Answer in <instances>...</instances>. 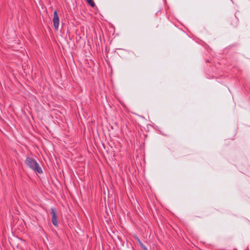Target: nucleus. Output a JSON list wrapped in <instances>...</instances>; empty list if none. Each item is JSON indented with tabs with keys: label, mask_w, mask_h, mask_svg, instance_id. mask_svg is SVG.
I'll list each match as a JSON object with an SVG mask.
<instances>
[{
	"label": "nucleus",
	"mask_w": 250,
	"mask_h": 250,
	"mask_svg": "<svg viewBox=\"0 0 250 250\" xmlns=\"http://www.w3.org/2000/svg\"><path fill=\"white\" fill-rule=\"evenodd\" d=\"M86 1L92 7L95 6V4L93 0H86Z\"/></svg>",
	"instance_id": "nucleus-6"
},
{
	"label": "nucleus",
	"mask_w": 250,
	"mask_h": 250,
	"mask_svg": "<svg viewBox=\"0 0 250 250\" xmlns=\"http://www.w3.org/2000/svg\"><path fill=\"white\" fill-rule=\"evenodd\" d=\"M138 243L143 250H148L147 248L143 244V243L138 239Z\"/></svg>",
	"instance_id": "nucleus-5"
},
{
	"label": "nucleus",
	"mask_w": 250,
	"mask_h": 250,
	"mask_svg": "<svg viewBox=\"0 0 250 250\" xmlns=\"http://www.w3.org/2000/svg\"><path fill=\"white\" fill-rule=\"evenodd\" d=\"M238 22V19L236 17V15L230 19V24L234 27L237 26Z\"/></svg>",
	"instance_id": "nucleus-4"
},
{
	"label": "nucleus",
	"mask_w": 250,
	"mask_h": 250,
	"mask_svg": "<svg viewBox=\"0 0 250 250\" xmlns=\"http://www.w3.org/2000/svg\"><path fill=\"white\" fill-rule=\"evenodd\" d=\"M51 214H52V222L55 227H58V224L57 221V215L56 212V210L54 208L51 209Z\"/></svg>",
	"instance_id": "nucleus-2"
},
{
	"label": "nucleus",
	"mask_w": 250,
	"mask_h": 250,
	"mask_svg": "<svg viewBox=\"0 0 250 250\" xmlns=\"http://www.w3.org/2000/svg\"><path fill=\"white\" fill-rule=\"evenodd\" d=\"M53 22L55 29L57 30L59 25V18L57 11L54 12Z\"/></svg>",
	"instance_id": "nucleus-3"
},
{
	"label": "nucleus",
	"mask_w": 250,
	"mask_h": 250,
	"mask_svg": "<svg viewBox=\"0 0 250 250\" xmlns=\"http://www.w3.org/2000/svg\"><path fill=\"white\" fill-rule=\"evenodd\" d=\"M26 165L34 171L39 173H42V170L37 161L34 158L30 157H27L25 161Z\"/></svg>",
	"instance_id": "nucleus-1"
}]
</instances>
